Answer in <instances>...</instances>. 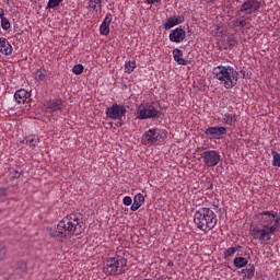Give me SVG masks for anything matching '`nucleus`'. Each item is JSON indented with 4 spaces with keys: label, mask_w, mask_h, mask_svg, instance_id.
<instances>
[{
    "label": "nucleus",
    "mask_w": 280,
    "mask_h": 280,
    "mask_svg": "<svg viewBox=\"0 0 280 280\" xmlns=\"http://www.w3.org/2000/svg\"><path fill=\"white\" fill-rule=\"evenodd\" d=\"M145 202V197L143 194L139 192L133 197V203L130 207L131 211H139L141 207H143V203Z\"/></svg>",
    "instance_id": "f3484780"
},
{
    "label": "nucleus",
    "mask_w": 280,
    "mask_h": 280,
    "mask_svg": "<svg viewBox=\"0 0 280 280\" xmlns=\"http://www.w3.org/2000/svg\"><path fill=\"white\" fill-rule=\"evenodd\" d=\"M271 155L273 158V161H272V166L273 167H280V153L272 150L271 151Z\"/></svg>",
    "instance_id": "c85d7f7f"
},
{
    "label": "nucleus",
    "mask_w": 280,
    "mask_h": 280,
    "mask_svg": "<svg viewBox=\"0 0 280 280\" xmlns=\"http://www.w3.org/2000/svg\"><path fill=\"white\" fill-rule=\"evenodd\" d=\"M212 75L223 84L224 89H233L237 85L240 73L230 66H217L212 69Z\"/></svg>",
    "instance_id": "20e7f679"
},
{
    "label": "nucleus",
    "mask_w": 280,
    "mask_h": 280,
    "mask_svg": "<svg viewBox=\"0 0 280 280\" xmlns=\"http://www.w3.org/2000/svg\"><path fill=\"white\" fill-rule=\"evenodd\" d=\"M161 131L159 129L153 128L145 131L142 136V143L143 145H154L156 141H161Z\"/></svg>",
    "instance_id": "9d476101"
},
{
    "label": "nucleus",
    "mask_w": 280,
    "mask_h": 280,
    "mask_svg": "<svg viewBox=\"0 0 280 280\" xmlns=\"http://www.w3.org/2000/svg\"><path fill=\"white\" fill-rule=\"evenodd\" d=\"M72 73H74V75H82V73H84V66H82V63L73 66Z\"/></svg>",
    "instance_id": "c756f323"
},
{
    "label": "nucleus",
    "mask_w": 280,
    "mask_h": 280,
    "mask_svg": "<svg viewBox=\"0 0 280 280\" xmlns=\"http://www.w3.org/2000/svg\"><path fill=\"white\" fill-rule=\"evenodd\" d=\"M185 21V16L183 15H174L166 19V22L163 24L164 30H172V27H176V25H180Z\"/></svg>",
    "instance_id": "2eb2a0df"
},
{
    "label": "nucleus",
    "mask_w": 280,
    "mask_h": 280,
    "mask_svg": "<svg viewBox=\"0 0 280 280\" xmlns=\"http://www.w3.org/2000/svg\"><path fill=\"white\" fill-rule=\"evenodd\" d=\"M254 224L250 225L249 235L259 244H268L272 235L280 231V215L273 210H264L254 214Z\"/></svg>",
    "instance_id": "f257e3e1"
},
{
    "label": "nucleus",
    "mask_w": 280,
    "mask_h": 280,
    "mask_svg": "<svg viewBox=\"0 0 280 280\" xmlns=\"http://www.w3.org/2000/svg\"><path fill=\"white\" fill-rule=\"evenodd\" d=\"M88 8L93 12H102V0H89Z\"/></svg>",
    "instance_id": "4be33fe9"
},
{
    "label": "nucleus",
    "mask_w": 280,
    "mask_h": 280,
    "mask_svg": "<svg viewBox=\"0 0 280 280\" xmlns=\"http://www.w3.org/2000/svg\"><path fill=\"white\" fill-rule=\"evenodd\" d=\"M122 205H125L126 207H130V205H132V197L125 196L122 199Z\"/></svg>",
    "instance_id": "f704fd0d"
},
{
    "label": "nucleus",
    "mask_w": 280,
    "mask_h": 280,
    "mask_svg": "<svg viewBox=\"0 0 280 280\" xmlns=\"http://www.w3.org/2000/svg\"><path fill=\"white\" fill-rule=\"evenodd\" d=\"M1 27L4 31H8V30H10V27H12V25L10 24V20H8V18L1 19Z\"/></svg>",
    "instance_id": "2f4dec72"
},
{
    "label": "nucleus",
    "mask_w": 280,
    "mask_h": 280,
    "mask_svg": "<svg viewBox=\"0 0 280 280\" xmlns=\"http://www.w3.org/2000/svg\"><path fill=\"white\" fill-rule=\"evenodd\" d=\"M230 47H233V43H230Z\"/></svg>",
    "instance_id": "4c0bfd02"
},
{
    "label": "nucleus",
    "mask_w": 280,
    "mask_h": 280,
    "mask_svg": "<svg viewBox=\"0 0 280 280\" xmlns=\"http://www.w3.org/2000/svg\"><path fill=\"white\" fill-rule=\"evenodd\" d=\"M12 51H14L12 44L5 37H0V54L2 56H12Z\"/></svg>",
    "instance_id": "dca6fc26"
},
{
    "label": "nucleus",
    "mask_w": 280,
    "mask_h": 280,
    "mask_svg": "<svg viewBox=\"0 0 280 280\" xmlns=\"http://www.w3.org/2000/svg\"><path fill=\"white\" fill-rule=\"evenodd\" d=\"M63 1L65 0H48L47 8H58V5H60V3H62Z\"/></svg>",
    "instance_id": "7c9ffc66"
},
{
    "label": "nucleus",
    "mask_w": 280,
    "mask_h": 280,
    "mask_svg": "<svg viewBox=\"0 0 280 280\" xmlns=\"http://www.w3.org/2000/svg\"><path fill=\"white\" fill-rule=\"evenodd\" d=\"M126 107L117 103L113 104L110 107H107L106 109V116L109 119H118L119 121H121V119L126 117Z\"/></svg>",
    "instance_id": "6e6552de"
},
{
    "label": "nucleus",
    "mask_w": 280,
    "mask_h": 280,
    "mask_svg": "<svg viewBox=\"0 0 280 280\" xmlns=\"http://www.w3.org/2000/svg\"><path fill=\"white\" fill-rule=\"evenodd\" d=\"M84 229H86V225L80 214L71 213L59 221L56 228L48 229V235L58 237L62 242V240H69L73 235H82Z\"/></svg>",
    "instance_id": "f03ea898"
},
{
    "label": "nucleus",
    "mask_w": 280,
    "mask_h": 280,
    "mask_svg": "<svg viewBox=\"0 0 280 280\" xmlns=\"http://www.w3.org/2000/svg\"><path fill=\"white\" fill-rule=\"evenodd\" d=\"M233 264L235 268H246V266H248V259L244 257H235Z\"/></svg>",
    "instance_id": "5701e85b"
},
{
    "label": "nucleus",
    "mask_w": 280,
    "mask_h": 280,
    "mask_svg": "<svg viewBox=\"0 0 280 280\" xmlns=\"http://www.w3.org/2000/svg\"><path fill=\"white\" fill-rule=\"evenodd\" d=\"M5 255H8V249L5 246L0 245V261H3L5 259Z\"/></svg>",
    "instance_id": "473e14b6"
},
{
    "label": "nucleus",
    "mask_w": 280,
    "mask_h": 280,
    "mask_svg": "<svg viewBox=\"0 0 280 280\" xmlns=\"http://www.w3.org/2000/svg\"><path fill=\"white\" fill-rule=\"evenodd\" d=\"M46 113H62L67 108V104L61 98H50L44 102Z\"/></svg>",
    "instance_id": "0eeeda50"
},
{
    "label": "nucleus",
    "mask_w": 280,
    "mask_h": 280,
    "mask_svg": "<svg viewBox=\"0 0 280 280\" xmlns=\"http://www.w3.org/2000/svg\"><path fill=\"white\" fill-rule=\"evenodd\" d=\"M126 266H128V260L121 256L109 257L105 261L104 272L109 277H115L117 275H124L126 272Z\"/></svg>",
    "instance_id": "39448f33"
},
{
    "label": "nucleus",
    "mask_w": 280,
    "mask_h": 280,
    "mask_svg": "<svg viewBox=\"0 0 280 280\" xmlns=\"http://www.w3.org/2000/svg\"><path fill=\"white\" fill-rule=\"evenodd\" d=\"M223 121L225 126H235L237 121V115L234 112H229L223 115Z\"/></svg>",
    "instance_id": "a211bd4d"
},
{
    "label": "nucleus",
    "mask_w": 280,
    "mask_h": 280,
    "mask_svg": "<svg viewBox=\"0 0 280 280\" xmlns=\"http://www.w3.org/2000/svg\"><path fill=\"white\" fill-rule=\"evenodd\" d=\"M194 224L207 235L218 226V214L211 208L201 207L194 213Z\"/></svg>",
    "instance_id": "7ed1b4c3"
},
{
    "label": "nucleus",
    "mask_w": 280,
    "mask_h": 280,
    "mask_svg": "<svg viewBox=\"0 0 280 280\" xmlns=\"http://www.w3.org/2000/svg\"><path fill=\"white\" fill-rule=\"evenodd\" d=\"M161 1L162 0H147V3L149 5H155V8H156V7H159V3H161Z\"/></svg>",
    "instance_id": "c9c22d12"
},
{
    "label": "nucleus",
    "mask_w": 280,
    "mask_h": 280,
    "mask_svg": "<svg viewBox=\"0 0 280 280\" xmlns=\"http://www.w3.org/2000/svg\"><path fill=\"white\" fill-rule=\"evenodd\" d=\"M240 248H242V246L237 245L235 247H229L228 249H225V252H224L225 259L229 257H233V255H235V253H237V250H240Z\"/></svg>",
    "instance_id": "bb28decb"
},
{
    "label": "nucleus",
    "mask_w": 280,
    "mask_h": 280,
    "mask_svg": "<svg viewBox=\"0 0 280 280\" xmlns=\"http://www.w3.org/2000/svg\"><path fill=\"white\" fill-rule=\"evenodd\" d=\"M226 133V127H210L207 128L205 135L211 139H220V137Z\"/></svg>",
    "instance_id": "4468645a"
},
{
    "label": "nucleus",
    "mask_w": 280,
    "mask_h": 280,
    "mask_svg": "<svg viewBox=\"0 0 280 280\" xmlns=\"http://www.w3.org/2000/svg\"><path fill=\"white\" fill-rule=\"evenodd\" d=\"M233 27H248L250 22H248V18L240 16L232 21Z\"/></svg>",
    "instance_id": "aec40b11"
},
{
    "label": "nucleus",
    "mask_w": 280,
    "mask_h": 280,
    "mask_svg": "<svg viewBox=\"0 0 280 280\" xmlns=\"http://www.w3.org/2000/svg\"><path fill=\"white\" fill-rule=\"evenodd\" d=\"M25 143L26 145H28L30 148H36V145H38L39 143V140L36 136H28L26 139H25Z\"/></svg>",
    "instance_id": "b1692460"
},
{
    "label": "nucleus",
    "mask_w": 280,
    "mask_h": 280,
    "mask_svg": "<svg viewBox=\"0 0 280 280\" xmlns=\"http://www.w3.org/2000/svg\"><path fill=\"white\" fill-rule=\"evenodd\" d=\"M137 69V61H127L125 63V73H132Z\"/></svg>",
    "instance_id": "393cba45"
},
{
    "label": "nucleus",
    "mask_w": 280,
    "mask_h": 280,
    "mask_svg": "<svg viewBox=\"0 0 280 280\" xmlns=\"http://www.w3.org/2000/svg\"><path fill=\"white\" fill-rule=\"evenodd\" d=\"M136 117L137 119H154L159 117V109L151 103H142L137 108Z\"/></svg>",
    "instance_id": "423d86ee"
},
{
    "label": "nucleus",
    "mask_w": 280,
    "mask_h": 280,
    "mask_svg": "<svg viewBox=\"0 0 280 280\" xmlns=\"http://www.w3.org/2000/svg\"><path fill=\"white\" fill-rule=\"evenodd\" d=\"M200 156L207 167H215L220 163V153L215 150L205 151Z\"/></svg>",
    "instance_id": "1a4fd4ad"
},
{
    "label": "nucleus",
    "mask_w": 280,
    "mask_h": 280,
    "mask_svg": "<svg viewBox=\"0 0 280 280\" xmlns=\"http://www.w3.org/2000/svg\"><path fill=\"white\" fill-rule=\"evenodd\" d=\"M0 19H5V11L3 8H0Z\"/></svg>",
    "instance_id": "e433bc0d"
},
{
    "label": "nucleus",
    "mask_w": 280,
    "mask_h": 280,
    "mask_svg": "<svg viewBox=\"0 0 280 280\" xmlns=\"http://www.w3.org/2000/svg\"><path fill=\"white\" fill-rule=\"evenodd\" d=\"M100 34L101 36H108V34H110V25L104 24V22H102L100 26Z\"/></svg>",
    "instance_id": "cd10ccee"
},
{
    "label": "nucleus",
    "mask_w": 280,
    "mask_h": 280,
    "mask_svg": "<svg viewBox=\"0 0 280 280\" xmlns=\"http://www.w3.org/2000/svg\"><path fill=\"white\" fill-rule=\"evenodd\" d=\"M47 78V71L45 69H39L35 73V80L37 82H43Z\"/></svg>",
    "instance_id": "a878e982"
},
{
    "label": "nucleus",
    "mask_w": 280,
    "mask_h": 280,
    "mask_svg": "<svg viewBox=\"0 0 280 280\" xmlns=\"http://www.w3.org/2000/svg\"><path fill=\"white\" fill-rule=\"evenodd\" d=\"M185 38H187V32H185L183 27H176L172 30L168 35L171 43H183Z\"/></svg>",
    "instance_id": "ddd939ff"
},
{
    "label": "nucleus",
    "mask_w": 280,
    "mask_h": 280,
    "mask_svg": "<svg viewBox=\"0 0 280 280\" xmlns=\"http://www.w3.org/2000/svg\"><path fill=\"white\" fill-rule=\"evenodd\" d=\"M242 275H245V279L250 280L255 277V265L249 264L245 269H242Z\"/></svg>",
    "instance_id": "412c9836"
},
{
    "label": "nucleus",
    "mask_w": 280,
    "mask_h": 280,
    "mask_svg": "<svg viewBox=\"0 0 280 280\" xmlns=\"http://www.w3.org/2000/svg\"><path fill=\"white\" fill-rule=\"evenodd\" d=\"M259 8H261V2L257 0H245L238 12H243L244 14H253L257 12Z\"/></svg>",
    "instance_id": "9b49d317"
},
{
    "label": "nucleus",
    "mask_w": 280,
    "mask_h": 280,
    "mask_svg": "<svg viewBox=\"0 0 280 280\" xmlns=\"http://www.w3.org/2000/svg\"><path fill=\"white\" fill-rule=\"evenodd\" d=\"M103 23H104L105 25H110V23H113V14L107 13V14L105 15V19H104Z\"/></svg>",
    "instance_id": "72a5a7b5"
},
{
    "label": "nucleus",
    "mask_w": 280,
    "mask_h": 280,
    "mask_svg": "<svg viewBox=\"0 0 280 280\" xmlns=\"http://www.w3.org/2000/svg\"><path fill=\"white\" fill-rule=\"evenodd\" d=\"M173 58H174L175 62H177V65H182V66L187 65V60H185V58H183V50H180L178 48L173 49Z\"/></svg>",
    "instance_id": "6ab92c4d"
},
{
    "label": "nucleus",
    "mask_w": 280,
    "mask_h": 280,
    "mask_svg": "<svg viewBox=\"0 0 280 280\" xmlns=\"http://www.w3.org/2000/svg\"><path fill=\"white\" fill-rule=\"evenodd\" d=\"M14 100L18 104H30L32 102V93L25 89H20L14 93Z\"/></svg>",
    "instance_id": "f8f14e48"
}]
</instances>
